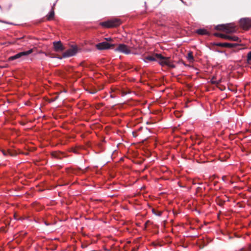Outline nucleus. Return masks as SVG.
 Wrapping results in <instances>:
<instances>
[{
    "mask_svg": "<svg viewBox=\"0 0 251 251\" xmlns=\"http://www.w3.org/2000/svg\"><path fill=\"white\" fill-rule=\"evenodd\" d=\"M215 29L220 30H224L226 33H232L236 31L235 26L231 24L219 25L215 27Z\"/></svg>",
    "mask_w": 251,
    "mask_h": 251,
    "instance_id": "nucleus-1",
    "label": "nucleus"
},
{
    "mask_svg": "<svg viewBox=\"0 0 251 251\" xmlns=\"http://www.w3.org/2000/svg\"><path fill=\"white\" fill-rule=\"evenodd\" d=\"M121 24L118 19H113L101 23V25L106 27H112L119 25Z\"/></svg>",
    "mask_w": 251,
    "mask_h": 251,
    "instance_id": "nucleus-2",
    "label": "nucleus"
},
{
    "mask_svg": "<svg viewBox=\"0 0 251 251\" xmlns=\"http://www.w3.org/2000/svg\"><path fill=\"white\" fill-rule=\"evenodd\" d=\"M155 56L157 59H159L158 63L161 66L170 65L169 62V58L164 57L161 54L158 53L155 54Z\"/></svg>",
    "mask_w": 251,
    "mask_h": 251,
    "instance_id": "nucleus-3",
    "label": "nucleus"
},
{
    "mask_svg": "<svg viewBox=\"0 0 251 251\" xmlns=\"http://www.w3.org/2000/svg\"><path fill=\"white\" fill-rule=\"evenodd\" d=\"M33 52V50L30 49L26 51L20 52L15 55L12 56L8 58L9 61L14 60L15 59L20 58L23 56H27Z\"/></svg>",
    "mask_w": 251,
    "mask_h": 251,
    "instance_id": "nucleus-4",
    "label": "nucleus"
},
{
    "mask_svg": "<svg viewBox=\"0 0 251 251\" xmlns=\"http://www.w3.org/2000/svg\"><path fill=\"white\" fill-rule=\"evenodd\" d=\"M115 51L122 52L126 54L130 53V50L127 46L124 44H119L117 48L115 49Z\"/></svg>",
    "mask_w": 251,
    "mask_h": 251,
    "instance_id": "nucleus-5",
    "label": "nucleus"
},
{
    "mask_svg": "<svg viewBox=\"0 0 251 251\" xmlns=\"http://www.w3.org/2000/svg\"><path fill=\"white\" fill-rule=\"evenodd\" d=\"M240 24L241 26L245 29H248L251 28V19L250 18H245L241 19Z\"/></svg>",
    "mask_w": 251,
    "mask_h": 251,
    "instance_id": "nucleus-6",
    "label": "nucleus"
},
{
    "mask_svg": "<svg viewBox=\"0 0 251 251\" xmlns=\"http://www.w3.org/2000/svg\"><path fill=\"white\" fill-rule=\"evenodd\" d=\"M114 46V44H110L106 42H102L96 45V48L99 50H107Z\"/></svg>",
    "mask_w": 251,
    "mask_h": 251,
    "instance_id": "nucleus-7",
    "label": "nucleus"
},
{
    "mask_svg": "<svg viewBox=\"0 0 251 251\" xmlns=\"http://www.w3.org/2000/svg\"><path fill=\"white\" fill-rule=\"evenodd\" d=\"M76 51L77 50L76 48H71L66 50L65 52H64L62 55V56L63 57L65 58L73 56L76 53Z\"/></svg>",
    "mask_w": 251,
    "mask_h": 251,
    "instance_id": "nucleus-8",
    "label": "nucleus"
},
{
    "mask_svg": "<svg viewBox=\"0 0 251 251\" xmlns=\"http://www.w3.org/2000/svg\"><path fill=\"white\" fill-rule=\"evenodd\" d=\"M53 46L55 51L60 52L64 50V48L60 42H53Z\"/></svg>",
    "mask_w": 251,
    "mask_h": 251,
    "instance_id": "nucleus-9",
    "label": "nucleus"
},
{
    "mask_svg": "<svg viewBox=\"0 0 251 251\" xmlns=\"http://www.w3.org/2000/svg\"><path fill=\"white\" fill-rule=\"evenodd\" d=\"M225 39L231 41H237L239 42H241L240 39L236 36L227 35V36H225Z\"/></svg>",
    "mask_w": 251,
    "mask_h": 251,
    "instance_id": "nucleus-10",
    "label": "nucleus"
},
{
    "mask_svg": "<svg viewBox=\"0 0 251 251\" xmlns=\"http://www.w3.org/2000/svg\"><path fill=\"white\" fill-rule=\"evenodd\" d=\"M157 58H156L155 55L154 56H147L145 57L143 60L145 62H147L148 61H156Z\"/></svg>",
    "mask_w": 251,
    "mask_h": 251,
    "instance_id": "nucleus-11",
    "label": "nucleus"
},
{
    "mask_svg": "<svg viewBox=\"0 0 251 251\" xmlns=\"http://www.w3.org/2000/svg\"><path fill=\"white\" fill-rule=\"evenodd\" d=\"M196 33L200 35H207L208 32L205 29L200 28L196 30Z\"/></svg>",
    "mask_w": 251,
    "mask_h": 251,
    "instance_id": "nucleus-12",
    "label": "nucleus"
},
{
    "mask_svg": "<svg viewBox=\"0 0 251 251\" xmlns=\"http://www.w3.org/2000/svg\"><path fill=\"white\" fill-rule=\"evenodd\" d=\"M54 15V12L53 8L52 7L51 10L49 13L48 15L47 16V19L49 20H50L53 18Z\"/></svg>",
    "mask_w": 251,
    "mask_h": 251,
    "instance_id": "nucleus-13",
    "label": "nucleus"
},
{
    "mask_svg": "<svg viewBox=\"0 0 251 251\" xmlns=\"http://www.w3.org/2000/svg\"><path fill=\"white\" fill-rule=\"evenodd\" d=\"M223 46V47L233 48L236 46V44H232V43H225Z\"/></svg>",
    "mask_w": 251,
    "mask_h": 251,
    "instance_id": "nucleus-14",
    "label": "nucleus"
},
{
    "mask_svg": "<svg viewBox=\"0 0 251 251\" xmlns=\"http://www.w3.org/2000/svg\"><path fill=\"white\" fill-rule=\"evenodd\" d=\"M221 80L219 79V80H215V78L214 77H213L211 80V82L212 84H219L221 82Z\"/></svg>",
    "mask_w": 251,
    "mask_h": 251,
    "instance_id": "nucleus-15",
    "label": "nucleus"
},
{
    "mask_svg": "<svg viewBox=\"0 0 251 251\" xmlns=\"http://www.w3.org/2000/svg\"><path fill=\"white\" fill-rule=\"evenodd\" d=\"M187 58L189 60H191L193 59V56L192 52H189L188 53Z\"/></svg>",
    "mask_w": 251,
    "mask_h": 251,
    "instance_id": "nucleus-16",
    "label": "nucleus"
},
{
    "mask_svg": "<svg viewBox=\"0 0 251 251\" xmlns=\"http://www.w3.org/2000/svg\"><path fill=\"white\" fill-rule=\"evenodd\" d=\"M251 60V51H250L247 54V61L249 62Z\"/></svg>",
    "mask_w": 251,
    "mask_h": 251,
    "instance_id": "nucleus-17",
    "label": "nucleus"
},
{
    "mask_svg": "<svg viewBox=\"0 0 251 251\" xmlns=\"http://www.w3.org/2000/svg\"><path fill=\"white\" fill-rule=\"evenodd\" d=\"M216 35L225 39V36H227L228 35H225L224 34H216Z\"/></svg>",
    "mask_w": 251,
    "mask_h": 251,
    "instance_id": "nucleus-18",
    "label": "nucleus"
},
{
    "mask_svg": "<svg viewBox=\"0 0 251 251\" xmlns=\"http://www.w3.org/2000/svg\"><path fill=\"white\" fill-rule=\"evenodd\" d=\"M2 153H3V154L4 155H6L7 154V153H9V154H10V155H11V153H10V152H9V151H7V152H6V151H2Z\"/></svg>",
    "mask_w": 251,
    "mask_h": 251,
    "instance_id": "nucleus-19",
    "label": "nucleus"
},
{
    "mask_svg": "<svg viewBox=\"0 0 251 251\" xmlns=\"http://www.w3.org/2000/svg\"><path fill=\"white\" fill-rule=\"evenodd\" d=\"M105 40L107 41H112V38H111L110 37L105 38Z\"/></svg>",
    "mask_w": 251,
    "mask_h": 251,
    "instance_id": "nucleus-20",
    "label": "nucleus"
},
{
    "mask_svg": "<svg viewBox=\"0 0 251 251\" xmlns=\"http://www.w3.org/2000/svg\"><path fill=\"white\" fill-rule=\"evenodd\" d=\"M96 90H93L92 91H90L89 93L92 94H95L96 93Z\"/></svg>",
    "mask_w": 251,
    "mask_h": 251,
    "instance_id": "nucleus-21",
    "label": "nucleus"
},
{
    "mask_svg": "<svg viewBox=\"0 0 251 251\" xmlns=\"http://www.w3.org/2000/svg\"><path fill=\"white\" fill-rule=\"evenodd\" d=\"M223 44H224V43H219L218 44V46H220V47H223Z\"/></svg>",
    "mask_w": 251,
    "mask_h": 251,
    "instance_id": "nucleus-22",
    "label": "nucleus"
},
{
    "mask_svg": "<svg viewBox=\"0 0 251 251\" xmlns=\"http://www.w3.org/2000/svg\"><path fill=\"white\" fill-rule=\"evenodd\" d=\"M110 97L112 98H114V97L113 95H110Z\"/></svg>",
    "mask_w": 251,
    "mask_h": 251,
    "instance_id": "nucleus-23",
    "label": "nucleus"
},
{
    "mask_svg": "<svg viewBox=\"0 0 251 251\" xmlns=\"http://www.w3.org/2000/svg\"><path fill=\"white\" fill-rule=\"evenodd\" d=\"M161 212H159V213L158 214H157V215H158V216H160V215H161Z\"/></svg>",
    "mask_w": 251,
    "mask_h": 251,
    "instance_id": "nucleus-24",
    "label": "nucleus"
},
{
    "mask_svg": "<svg viewBox=\"0 0 251 251\" xmlns=\"http://www.w3.org/2000/svg\"><path fill=\"white\" fill-rule=\"evenodd\" d=\"M81 247H82V248H84V246L83 245H81Z\"/></svg>",
    "mask_w": 251,
    "mask_h": 251,
    "instance_id": "nucleus-25",
    "label": "nucleus"
},
{
    "mask_svg": "<svg viewBox=\"0 0 251 251\" xmlns=\"http://www.w3.org/2000/svg\"><path fill=\"white\" fill-rule=\"evenodd\" d=\"M241 251H244V249H242Z\"/></svg>",
    "mask_w": 251,
    "mask_h": 251,
    "instance_id": "nucleus-26",
    "label": "nucleus"
},
{
    "mask_svg": "<svg viewBox=\"0 0 251 251\" xmlns=\"http://www.w3.org/2000/svg\"><path fill=\"white\" fill-rule=\"evenodd\" d=\"M74 152H76V151H75V149L74 150Z\"/></svg>",
    "mask_w": 251,
    "mask_h": 251,
    "instance_id": "nucleus-27",
    "label": "nucleus"
}]
</instances>
